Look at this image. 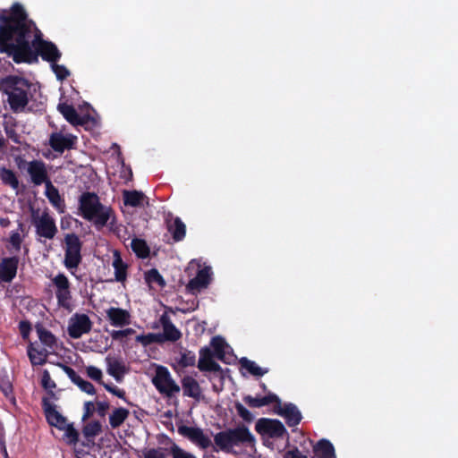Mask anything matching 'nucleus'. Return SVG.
Returning <instances> with one entry per match:
<instances>
[{
	"mask_svg": "<svg viewBox=\"0 0 458 458\" xmlns=\"http://www.w3.org/2000/svg\"><path fill=\"white\" fill-rule=\"evenodd\" d=\"M36 29L21 4H13L9 14L6 10H0V53L6 54L22 40L32 38Z\"/></svg>",
	"mask_w": 458,
	"mask_h": 458,
	"instance_id": "1",
	"label": "nucleus"
},
{
	"mask_svg": "<svg viewBox=\"0 0 458 458\" xmlns=\"http://www.w3.org/2000/svg\"><path fill=\"white\" fill-rule=\"evenodd\" d=\"M5 55L12 57L15 64H36L38 62V56L44 61L53 64L57 63L62 56L56 45L45 40L38 29L33 32L32 38L15 45V47Z\"/></svg>",
	"mask_w": 458,
	"mask_h": 458,
	"instance_id": "2",
	"label": "nucleus"
},
{
	"mask_svg": "<svg viewBox=\"0 0 458 458\" xmlns=\"http://www.w3.org/2000/svg\"><path fill=\"white\" fill-rule=\"evenodd\" d=\"M79 214L88 221L93 222L98 230L108 226L109 231L118 230L116 216L110 207L104 206L95 192L85 191L79 197Z\"/></svg>",
	"mask_w": 458,
	"mask_h": 458,
	"instance_id": "3",
	"label": "nucleus"
},
{
	"mask_svg": "<svg viewBox=\"0 0 458 458\" xmlns=\"http://www.w3.org/2000/svg\"><path fill=\"white\" fill-rule=\"evenodd\" d=\"M177 431L181 436L186 437L201 449H208L212 446L215 452L223 451L228 454L231 453L233 448L228 429L217 432L214 436L216 446L212 445L211 439L204 434L200 428L189 427L182 424L177 427Z\"/></svg>",
	"mask_w": 458,
	"mask_h": 458,
	"instance_id": "4",
	"label": "nucleus"
},
{
	"mask_svg": "<svg viewBox=\"0 0 458 458\" xmlns=\"http://www.w3.org/2000/svg\"><path fill=\"white\" fill-rule=\"evenodd\" d=\"M2 85L5 87V94L8 96V103L13 112H19L25 108L29 103L28 89L30 82L21 77L9 75L3 79Z\"/></svg>",
	"mask_w": 458,
	"mask_h": 458,
	"instance_id": "5",
	"label": "nucleus"
},
{
	"mask_svg": "<svg viewBox=\"0 0 458 458\" xmlns=\"http://www.w3.org/2000/svg\"><path fill=\"white\" fill-rule=\"evenodd\" d=\"M31 224L39 238L52 240L58 232L55 221L47 209L39 214L38 209L31 208Z\"/></svg>",
	"mask_w": 458,
	"mask_h": 458,
	"instance_id": "6",
	"label": "nucleus"
},
{
	"mask_svg": "<svg viewBox=\"0 0 458 458\" xmlns=\"http://www.w3.org/2000/svg\"><path fill=\"white\" fill-rule=\"evenodd\" d=\"M64 242L65 245L64 265L73 275L72 270L77 269L82 260V242L80 237L74 233H66Z\"/></svg>",
	"mask_w": 458,
	"mask_h": 458,
	"instance_id": "7",
	"label": "nucleus"
},
{
	"mask_svg": "<svg viewBox=\"0 0 458 458\" xmlns=\"http://www.w3.org/2000/svg\"><path fill=\"white\" fill-rule=\"evenodd\" d=\"M20 169H26L30 178V182L34 186H40L50 182L47 165L40 159L31 161H21L19 164Z\"/></svg>",
	"mask_w": 458,
	"mask_h": 458,
	"instance_id": "8",
	"label": "nucleus"
},
{
	"mask_svg": "<svg viewBox=\"0 0 458 458\" xmlns=\"http://www.w3.org/2000/svg\"><path fill=\"white\" fill-rule=\"evenodd\" d=\"M152 383L160 394L168 397H172L174 394L180 392V386L172 378L167 368L164 366H158L157 368Z\"/></svg>",
	"mask_w": 458,
	"mask_h": 458,
	"instance_id": "9",
	"label": "nucleus"
},
{
	"mask_svg": "<svg viewBox=\"0 0 458 458\" xmlns=\"http://www.w3.org/2000/svg\"><path fill=\"white\" fill-rule=\"evenodd\" d=\"M256 431L260 435H267L271 438H282L288 435L284 424L276 419L261 418L255 425Z\"/></svg>",
	"mask_w": 458,
	"mask_h": 458,
	"instance_id": "10",
	"label": "nucleus"
},
{
	"mask_svg": "<svg viewBox=\"0 0 458 458\" xmlns=\"http://www.w3.org/2000/svg\"><path fill=\"white\" fill-rule=\"evenodd\" d=\"M53 284L55 287V297L60 307L70 310L71 308V283L64 273L57 274L53 278Z\"/></svg>",
	"mask_w": 458,
	"mask_h": 458,
	"instance_id": "11",
	"label": "nucleus"
},
{
	"mask_svg": "<svg viewBox=\"0 0 458 458\" xmlns=\"http://www.w3.org/2000/svg\"><path fill=\"white\" fill-rule=\"evenodd\" d=\"M92 322L86 314H75L69 321L68 335L72 339H79L84 334L90 332Z\"/></svg>",
	"mask_w": 458,
	"mask_h": 458,
	"instance_id": "12",
	"label": "nucleus"
},
{
	"mask_svg": "<svg viewBox=\"0 0 458 458\" xmlns=\"http://www.w3.org/2000/svg\"><path fill=\"white\" fill-rule=\"evenodd\" d=\"M275 412L284 418L286 424L290 428L296 427L302 420V415L298 407L292 403H286L282 405V403H276L275 406Z\"/></svg>",
	"mask_w": 458,
	"mask_h": 458,
	"instance_id": "13",
	"label": "nucleus"
},
{
	"mask_svg": "<svg viewBox=\"0 0 458 458\" xmlns=\"http://www.w3.org/2000/svg\"><path fill=\"white\" fill-rule=\"evenodd\" d=\"M215 355L211 349L204 346L199 350V359L198 361V369L200 371L219 373L223 378V369L221 366L214 360Z\"/></svg>",
	"mask_w": 458,
	"mask_h": 458,
	"instance_id": "14",
	"label": "nucleus"
},
{
	"mask_svg": "<svg viewBox=\"0 0 458 458\" xmlns=\"http://www.w3.org/2000/svg\"><path fill=\"white\" fill-rule=\"evenodd\" d=\"M42 408L48 424L58 429H63L68 424L67 419L63 416L55 408L50 400L47 397L42 399Z\"/></svg>",
	"mask_w": 458,
	"mask_h": 458,
	"instance_id": "15",
	"label": "nucleus"
},
{
	"mask_svg": "<svg viewBox=\"0 0 458 458\" xmlns=\"http://www.w3.org/2000/svg\"><path fill=\"white\" fill-rule=\"evenodd\" d=\"M211 281V268L205 267L197 272L194 278L186 284V292L196 295L201 290L206 289Z\"/></svg>",
	"mask_w": 458,
	"mask_h": 458,
	"instance_id": "16",
	"label": "nucleus"
},
{
	"mask_svg": "<svg viewBox=\"0 0 458 458\" xmlns=\"http://www.w3.org/2000/svg\"><path fill=\"white\" fill-rule=\"evenodd\" d=\"M76 140L77 138L72 134L54 132L49 138V145L55 152L63 153L65 149L73 148Z\"/></svg>",
	"mask_w": 458,
	"mask_h": 458,
	"instance_id": "17",
	"label": "nucleus"
},
{
	"mask_svg": "<svg viewBox=\"0 0 458 458\" xmlns=\"http://www.w3.org/2000/svg\"><path fill=\"white\" fill-rule=\"evenodd\" d=\"M18 265L17 256L4 258L0 262V282L11 283L16 276Z\"/></svg>",
	"mask_w": 458,
	"mask_h": 458,
	"instance_id": "18",
	"label": "nucleus"
},
{
	"mask_svg": "<svg viewBox=\"0 0 458 458\" xmlns=\"http://www.w3.org/2000/svg\"><path fill=\"white\" fill-rule=\"evenodd\" d=\"M232 444L234 446L241 445H253L255 437L245 425H239L234 428H229Z\"/></svg>",
	"mask_w": 458,
	"mask_h": 458,
	"instance_id": "19",
	"label": "nucleus"
},
{
	"mask_svg": "<svg viewBox=\"0 0 458 458\" xmlns=\"http://www.w3.org/2000/svg\"><path fill=\"white\" fill-rule=\"evenodd\" d=\"M106 313L113 327H123L131 324V314L126 310L110 307L106 310Z\"/></svg>",
	"mask_w": 458,
	"mask_h": 458,
	"instance_id": "20",
	"label": "nucleus"
},
{
	"mask_svg": "<svg viewBox=\"0 0 458 458\" xmlns=\"http://www.w3.org/2000/svg\"><path fill=\"white\" fill-rule=\"evenodd\" d=\"M160 323L163 327V333H158L162 343L165 341L176 342L182 337V333L172 323L171 319L165 314L160 318Z\"/></svg>",
	"mask_w": 458,
	"mask_h": 458,
	"instance_id": "21",
	"label": "nucleus"
},
{
	"mask_svg": "<svg viewBox=\"0 0 458 458\" xmlns=\"http://www.w3.org/2000/svg\"><path fill=\"white\" fill-rule=\"evenodd\" d=\"M210 346L213 348V353L216 359L226 364L231 363L232 355L226 352V349L229 348V345L222 336L216 335L212 337Z\"/></svg>",
	"mask_w": 458,
	"mask_h": 458,
	"instance_id": "22",
	"label": "nucleus"
},
{
	"mask_svg": "<svg viewBox=\"0 0 458 458\" xmlns=\"http://www.w3.org/2000/svg\"><path fill=\"white\" fill-rule=\"evenodd\" d=\"M183 395L199 401L202 397V390L198 381L191 376H184L182 380Z\"/></svg>",
	"mask_w": 458,
	"mask_h": 458,
	"instance_id": "23",
	"label": "nucleus"
},
{
	"mask_svg": "<svg viewBox=\"0 0 458 458\" xmlns=\"http://www.w3.org/2000/svg\"><path fill=\"white\" fill-rule=\"evenodd\" d=\"M57 109L71 124L83 125L85 123L84 118L78 114L73 106L67 103H60Z\"/></svg>",
	"mask_w": 458,
	"mask_h": 458,
	"instance_id": "24",
	"label": "nucleus"
},
{
	"mask_svg": "<svg viewBox=\"0 0 458 458\" xmlns=\"http://www.w3.org/2000/svg\"><path fill=\"white\" fill-rule=\"evenodd\" d=\"M243 401L251 408H260L271 403H280V398L276 394L271 392L263 397H253L251 395H246L243 397Z\"/></svg>",
	"mask_w": 458,
	"mask_h": 458,
	"instance_id": "25",
	"label": "nucleus"
},
{
	"mask_svg": "<svg viewBox=\"0 0 458 458\" xmlns=\"http://www.w3.org/2000/svg\"><path fill=\"white\" fill-rule=\"evenodd\" d=\"M316 458H336L333 444L326 438H322L313 446Z\"/></svg>",
	"mask_w": 458,
	"mask_h": 458,
	"instance_id": "26",
	"label": "nucleus"
},
{
	"mask_svg": "<svg viewBox=\"0 0 458 458\" xmlns=\"http://www.w3.org/2000/svg\"><path fill=\"white\" fill-rule=\"evenodd\" d=\"M46 191L45 194L48 199L49 202L55 207L60 213L64 212V200L61 197L59 191L56 187H55L52 182H48L45 184Z\"/></svg>",
	"mask_w": 458,
	"mask_h": 458,
	"instance_id": "27",
	"label": "nucleus"
},
{
	"mask_svg": "<svg viewBox=\"0 0 458 458\" xmlns=\"http://www.w3.org/2000/svg\"><path fill=\"white\" fill-rule=\"evenodd\" d=\"M112 266L114 269V280L121 283L124 282L128 275V265L123 260L118 251L114 253Z\"/></svg>",
	"mask_w": 458,
	"mask_h": 458,
	"instance_id": "28",
	"label": "nucleus"
},
{
	"mask_svg": "<svg viewBox=\"0 0 458 458\" xmlns=\"http://www.w3.org/2000/svg\"><path fill=\"white\" fill-rule=\"evenodd\" d=\"M108 368L107 373L112 376L117 382L121 383L123 379V376L126 373V368L123 361L114 359L111 360L106 358Z\"/></svg>",
	"mask_w": 458,
	"mask_h": 458,
	"instance_id": "29",
	"label": "nucleus"
},
{
	"mask_svg": "<svg viewBox=\"0 0 458 458\" xmlns=\"http://www.w3.org/2000/svg\"><path fill=\"white\" fill-rule=\"evenodd\" d=\"M167 230L175 242L182 241L186 234V225L180 217H175L173 222H168Z\"/></svg>",
	"mask_w": 458,
	"mask_h": 458,
	"instance_id": "30",
	"label": "nucleus"
},
{
	"mask_svg": "<svg viewBox=\"0 0 458 458\" xmlns=\"http://www.w3.org/2000/svg\"><path fill=\"white\" fill-rule=\"evenodd\" d=\"M129 410L120 407L115 408L109 415V424L112 428H119L128 418Z\"/></svg>",
	"mask_w": 458,
	"mask_h": 458,
	"instance_id": "31",
	"label": "nucleus"
},
{
	"mask_svg": "<svg viewBox=\"0 0 458 458\" xmlns=\"http://www.w3.org/2000/svg\"><path fill=\"white\" fill-rule=\"evenodd\" d=\"M0 179L4 184L10 186L13 190L19 188V180L16 174L4 166L0 167Z\"/></svg>",
	"mask_w": 458,
	"mask_h": 458,
	"instance_id": "32",
	"label": "nucleus"
},
{
	"mask_svg": "<svg viewBox=\"0 0 458 458\" xmlns=\"http://www.w3.org/2000/svg\"><path fill=\"white\" fill-rule=\"evenodd\" d=\"M123 204L130 207H139L144 199V194L137 191H123Z\"/></svg>",
	"mask_w": 458,
	"mask_h": 458,
	"instance_id": "33",
	"label": "nucleus"
},
{
	"mask_svg": "<svg viewBox=\"0 0 458 458\" xmlns=\"http://www.w3.org/2000/svg\"><path fill=\"white\" fill-rule=\"evenodd\" d=\"M131 247L136 256L140 259H146L149 256L150 250L147 242L142 239H132Z\"/></svg>",
	"mask_w": 458,
	"mask_h": 458,
	"instance_id": "34",
	"label": "nucleus"
},
{
	"mask_svg": "<svg viewBox=\"0 0 458 458\" xmlns=\"http://www.w3.org/2000/svg\"><path fill=\"white\" fill-rule=\"evenodd\" d=\"M36 330L40 342L51 349L54 348L56 344L55 336L41 325H38Z\"/></svg>",
	"mask_w": 458,
	"mask_h": 458,
	"instance_id": "35",
	"label": "nucleus"
},
{
	"mask_svg": "<svg viewBox=\"0 0 458 458\" xmlns=\"http://www.w3.org/2000/svg\"><path fill=\"white\" fill-rule=\"evenodd\" d=\"M241 366L247 369L251 375L256 377H262L268 372L267 369L259 367L254 361L243 357L240 360Z\"/></svg>",
	"mask_w": 458,
	"mask_h": 458,
	"instance_id": "36",
	"label": "nucleus"
},
{
	"mask_svg": "<svg viewBox=\"0 0 458 458\" xmlns=\"http://www.w3.org/2000/svg\"><path fill=\"white\" fill-rule=\"evenodd\" d=\"M177 363L182 368L193 367L196 364V355L194 352L183 349L180 352V357L177 359Z\"/></svg>",
	"mask_w": 458,
	"mask_h": 458,
	"instance_id": "37",
	"label": "nucleus"
},
{
	"mask_svg": "<svg viewBox=\"0 0 458 458\" xmlns=\"http://www.w3.org/2000/svg\"><path fill=\"white\" fill-rule=\"evenodd\" d=\"M102 431V425L98 420L88 422L82 428L83 436L88 440H92Z\"/></svg>",
	"mask_w": 458,
	"mask_h": 458,
	"instance_id": "38",
	"label": "nucleus"
},
{
	"mask_svg": "<svg viewBox=\"0 0 458 458\" xmlns=\"http://www.w3.org/2000/svg\"><path fill=\"white\" fill-rule=\"evenodd\" d=\"M28 356L33 366L42 365L46 362L47 351H39L36 348H33L30 344L28 348Z\"/></svg>",
	"mask_w": 458,
	"mask_h": 458,
	"instance_id": "39",
	"label": "nucleus"
},
{
	"mask_svg": "<svg viewBox=\"0 0 458 458\" xmlns=\"http://www.w3.org/2000/svg\"><path fill=\"white\" fill-rule=\"evenodd\" d=\"M145 280L148 284H157L163 288L165 286V281L157 268H151L145 272Z\"/></svg>",
	"mask_w": 458,
	"mask_h": 458,
	"instance_id": "40",
	"label": "nucleus"
},
{
	"mask_svg": "<svg viewBox=\"0 0 458 458\" xmlns=\"http://www.w3.org/2000/svg\"><path fill=\"white\" fill-rule=\"evenodd\" d=\"M168 443L172 444L169 453L172 455V458H197L191 453L186 452L182 448H181L178 445H176L173 440L165 437Z\"/></svg>",
	"mask_w": 458,
	"mask_h": 458,
	"instance_id": "41",
	"label": "nucleus"
},
{
	"mask_svg": "<svg viewBox=\"0 0 458 458\" xmlns=\"http://www.w3.org/2000/svg\"><path fill=\"white\" fill-rule=\"evenodd\" d=\"M136 342L143 346H148L152 344H162L159 334L148 333L147 335H139L136 336Z\"/></svg>",
	"mask_w": 458,
	"mask_h": 458,
	"instance_id": "42",
	"label": "nucleus"
},
{
	"mask_svg": "<svg viewBox=\"0 0 458 458\" xmlns=\"http://www.w3.org/2000/svg\"><path fill=\"white\" fill-rule=\"evenodd\" d=\"M41 386L51 397L55 396L53 390L56 387V384L54 380H52L50 374L47 369H45L42 373Z\"/></svg>",
	"mask_w": 458,
	"mask_h": 458,
	"instance_id": "43",
	"label": "nucleus"
},
{
	"mask_svg": "<svg viewBox=\"0 0 458 458\" xmlns=\"http://www.w3.org/2000/svg\"><path fill=\"white\" fill-rule=\"evenodd\" d=\"M64 437L70 445H75L79 441V432L75 429L72 423H68L64 428Z\"/></svg>",
	"mask_w": 458,
	"mask_h": 458,
	"instance_id": "44",
	"label": "nucleus"
},
{
	"mask_svg": "<svg viewBox=\"0 0 458 458\" xmlns=\"http://www.w3.org/2000/svg\"><path fill=\"white\" fill-rule=\"evenodd\" d=\"M51 66L58 81H63L65 79H67L71 74L70 71L63 64H57L56 63H53L51 64Z\"/></svg>",
	"mask_w": 458,
	"mask_h": 458,
	"instance_id": "45",
	"label": "nucleus"
},
{
	"mask_svg": "<svg viewBox=\"0 0 458 458\" xmlns=\"http://www.w3.org/2000/svg\"><path fill=\"white\" fill-rule=\"evenodd\" d=\"M0 390L3 392L5 397L9 398L13 395V387L7 376L0 375Z\"/></svg>",
	"mask_w": 458,
	"mask_h": 458,
	"instance_id": "46",
	"label": "nucleus"
},
{
	"mask_svg": "<svg viewBox=\"0 0 458 458\" xmlns=\"http://www.w3.org/2000/svg\"><path fill=\"white\" fill-rule=\"evenodd\" d=\"M87 375L89 378L92 380H95L98 384L102 385L106 384L103 380V374L100 369L95 367V366H89L86 369Z\"/></svg>",
	"mask_w": 458,
	"mask_h": 458,
	"instance_id": "47",
	"label": "nucleus"
},
{
	"mask_svg": "<svg viewBox=\"0 0 458 458\" xmlns=\"http://www.w3.org/2000/svg\"><path fill=\"white\" fill-rule=\"evenodd\" d=\"M238 415L246 422H251L254 419L252 413L245 408L241 403L237 402L234 404Z\"/></svg>",
	"mask_w": 458,
	"mask_h": 458,
	"instance_id": "48",
	"label": "nucleus"
},
{
	"mask_svg": "<svg viewBox=\"0 0 458 458\" xmlns=\"http://www.w3.org/2000/svg\"><path fill=\"white\" fill-rule=\"evenodd\" d=\"M75 385L88 394L93 395L96 394L95 386L89 381L84 380L82 377H81Z\"/></svg>",
	"mask_w": 458,
	"mask_h": 458,
	"instance_id": "49",
	"label": "nucleus"
},
{
	"mask_svg": "<svg viewBox=\"0 0 458 458\" xmlns=\"http://www.w3.org/2000/svg\"><path fill=\"white\" fill-rule=\"evenodd\" d=\"M143 458H167L166 454L161 447L149 448L143 454Z\"/></svg>",
	"mask_w": 458,
	"mask_h": 458,
	"instance_id": "50",
	"label": "nucleus"
},
{
	"mask_svg": "<svg viewBox=\"0 0 458 458\" xmlns=\"http://www.w3.org/2000/svg\"><path fill=\"white\" fill-rule=\"evenodd\" d=\"M103 386L106 391L113 394L114 395L123 399V401L127 402L126 396H125V391L123 389H120L117 386L112 385V384H103Z\"/></svg>",
	"mask_w": 458,
	"mask_h": 458,
	"instance_id": "51",
	"label": "nucleus"
},
{
	"mask_svg": "<svg viewBox=\"0 0 458 458\" xmlns=\"http://www.w3.org/2000/svg\"><path fill=\"white\" fill-rule=\"evenodd\" d=\"M58 366L62 368V369L65 372V374L68 376V377L73 384H76L78 380L81 378V377L76 373V371L72 367L63 363H58Z\"/></svg>",
	"mask_w": 458,
	"mask_h": 458,
	"instance_id": "52",
	"label": "nucleus"
},
{
	"mask_svg": "<svg viewBox=\"0 0 458 458\" xmlns=\"http://www.w3.org/2000/svg\"><path fill=\"white\" fill-rule=\"evenodd\" d=\"M135 330L133 328L128 327L123 330H113L110 335L114 340H119L123 337H126L128 335H133Z\"/></svg>",
	"mask_w": 458,
	"mask_h": 458,
	"instance_id": "53",
	"label": "nucleus"
},
{
	"mask_svg": "<svg viewBox=\"0 0 458 458\" xmlns=\"http://www.w3.org/2000/svg\"><path fill=\"white\" fill-rule=\"evenodd\" d=\"M19 330L23 339H27L31 331V324L28 320H21L19 323Z\"/></svg>",
	"mask_w": 458,
	"mask_h": 458,
	"instance_id": "54",
	"label": "nucleus"
},
{
	"mask_svg": "<svg viewBox=\"0 0 458 458\" xmlns=\"http://www.w3.org/2000/svg\"><path fill=\"white\" fill-rule=\"evenodd\" d=\"M21 237L18 232H13L10 236V243L15 249L16 251L21 250Z\"/></svg>",
	"mask_w": 458,
	"mask_h": 458,
	"instance_id": "55",
	"label": "nucleus"
},
{
	"mask_svg": "<svg viewBox=\"0 0 458 458\" xmlns=\"http://www.w3.org/2000/svg\"><path fill=\"white\" fill-rule=\"evenodd\" d=\"M284 458H308L305 454H303L298 447L294 446L293 448L287 450Z\"/></svg>",
	"mask_w": 458,
	"mask_h": 458,
	"instance_id": "56",
	"label": "nucleus"
},
{
	"mask_svg": "<svg viewBox=\"0 0 458 458\" xmlns=\"http://www.w3.org/2000/svg\"><path fill=\"white\" fill-rule=\"evenodd\" d=\"M94 411H95L94 403L90 401L85 402L82 420H86L89 419L93 415Z\"/></svg>",
	"mask_w": 458,
	"mask_h": 458,
	"instance_id": "57",
	"label": "nucleus"
},
{
	"mask_svg": "<svg viewBox=\"0 0 458 458\" xmlns=\"http://www.w3.org/2000/svg\"><path fill=\"white\" fill-rule=\"evenodd\" d=\"M110 405L107 402H97V412L100 417H104Z\"/></svg>",
	"mask_w": 458,
	"mask_h": 458,
	"instance_id": "58",
	"label": "nucleus"
},
{
	"mask_svg": "<svg viewBox=\"0 0 458 458\" xmlns=\"http://www.w3.org/2000/svg\"><path fill=\"white\" fill-rule=\"evenodd\" d=\"M9 224H10V221L8 218H1L0 219V225L2 227H6V226H8Z\"/></svg>",
	"mask_w": 458,
	"mask_h": 458,
	"instance_id": "59",
	"label": "nucleus"
},
{
	"mask_svg": "<svg viewBox=\"0 0 458 458\" xmlns=\"http://www.w3.org/2000/svg\"><path fill=\"white\" fill-rule=\"evenodd\" d=\"M260 386L262 387V389H263L264 391H267V386H266V384H265V383H261Z\"/></svg>",
	"mask_w": 458,
	"mask_h": 458,
	"instance_id": "60",
	"label": "nucleus"
},
{
	"mask_svg": "<svg viewBox=\"0 0 458 458\" xmlns=\"http://www.w3.org/2000/svg\"><path fill=\"white\" fill-rule=\"evenodd\" d=\"M61 227H62V229L65 228L64 225V222L63 221L61 222Z\"/></svg>",
	"mask_w": 458,
	"mask_h": 458,
	"instance_id": "61",
	"label": "nucleus"
},
{
	"mask_svg": "<svg viewBox=\"0 0 458 458\" xmlns=\"http://www.w3.org/2000/svg\"><path fill=\"white\" fill-rule=\"evenodd\" d=\"M213 388H214L215 391L218 392V389H216V386H213Z\"/></svg>",
	"mask_w": 458,
	"mask_h": 458,
	"instance_id": "62",
	"label": "nucleus"
}]
</instances>
